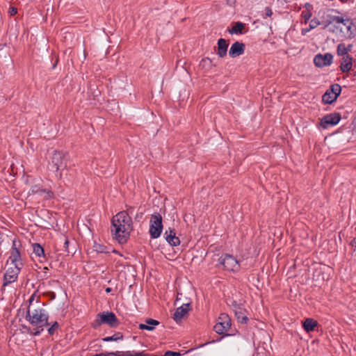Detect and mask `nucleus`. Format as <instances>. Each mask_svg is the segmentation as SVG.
<instances>
[{"label":"nucleus","mask_w":356,"mask_h":356,"mask_svg":"<svg viewBox=\"0 0 356 356\" xmlns=\"http://www.w3.org/2000/svg\"><path fill=\"white\" fill-rule=\"evenodd\" d=\"M111 233L120 244H124L130 236L132 231L131 218L125 211H120L114 216L111 220Z\"/></svg>","instance_id":"obj_1"},{"label":"nucleus","mask_w":356,"mask_h":356,"mask_svg":"<svg viewBox=\"0 0 356 356\" xmlns=\"http://www.w3.org/2000/svg\"><path fill=\"white\" fill-rule=\"evenodd\" d=\"M49 316L46 310L42 307L31 308L29 305L26 312V320L33 326L41 328V330H37L33 335H40L43 330V327L49 325Z\"/></svg>","instance_id":"obj_2"},{"label":"nucleus","mask_w":356,"mask_h":356,"mask_svg":"<svg viewBox=\"0 0 356 356\" xmlns=\"http://www.w3.org/2000/svg\"><path fill=\"white\" fill-rule=\"evenodd\" d=\"M340 24L346 26L348 30H350L352 22L349 18H344L343 16L334 15L332 14H327L322 20L323 29L329 28V31L332 33L335 31V29L342 31V28L339 26Z\"/></svg>","instance_id":"obj_3"},{"label":"nucleus","mask_w":356,"mask_h":356,"mask_svg":"<svg viewBox=\"0 0 356 356\" xmlns=\"http://www.w3.org/2000/svg\"><path fill=\"white\" fill-rule=\"evenodd\" d=\"M163 230L162 216L159 213H154L150 218L149 234L151 238H157Z\"/></svg>","instance_id":"obj_4"},{"label":"nucleus","mask_w":356,"mask_h":356,"mask_svg":"<svg viewBox=\"0 0 356 356\" xmlns=\"http://www.w3.org/2000/svg\"><path fill=\"white\" fill-rule=\"evenodd\" d=\"M95 323L97 325L106 324L111 327H116L120 324V322L115 314L109 312L99 313L97 316Z\"/></svg>","instance_id":"obj_5"},{"label":"nucleus","mask_w":356,"mask_h":356,"mask_svg":"<svg viewBox=\"0 0 356 356\" xmlns=\"http://www.w3.org/2000/svg\"><path fill=\"white\" fill-rule=\"evenodd\" d=\"M220 264L222 265L224 268L229 271H238L240 269V264L237 259L231 254H226L222 255L218 259Z\"/></svg>","instance_id":"obj_6"},{"label":"nucleus","mask_w":356,"mask_h":356,"mask_svg":"<svg viewBox=\"0 0 356 356\" xmlns=\"http://www.w3.org/2000/svg\"><path fill=\"white\" fill-rule=\"evenodd\" d=\"M51 165L56 172L64 170L67 167L66 154L55 151L51 157Z\"/></svg>","instance_id":"obj_7"},{"label":"nucleus","mask_w":356,"mask_h":356,"mask_svg":"<svg viewBox=\"0 0 356 356\" xmlns=\"http://www.w3.org/2000/svg\"><path fill=\"white\" fill-rule=\"evenodd\" d=\"M341 92V87L340 85L337 83L332 84L323 95V102L328 104L333 103L334 101H336Z\"/></svg>","instance_id":"obj_8"},{"label":"nucleus","mask_w":356,"mask_h":356,"mask_svg":"<svg viewBox=\"0 0 356 356\" xmlns=\"http://www.w3.org/2000/svg\"><path fill=\"white\" fill-rule=\"evenodd\" d=\"M231 327V320L225 314H221L218 318V322L214 325L213 330L218 334H223Z\"/></svg>","instance_id":"obj_9"},{"label":"nucleus","mask_w":356,"mask_h":356,"mask_svg":"<svg viewBox=\"0 0 356 356\" xmlns=\"http://www.w3.org/2000/svg\"><path fill=\"white\" fill-rule=\"evenodd\" d=\"M341 120L339 113H334L325 115L321 120V126L323 129H328L337 124Z\"/></svg>","instance_id":"obj_10"},{"label":"nucleus","mask_w":356,"mask_h":356,"mask_svg":"<svg viewBox=\"0 0 356 356\" xmlns=\"http://www.w3.org/2000/svg\"><path fill=\"white\" fill-rule=\"evenodd\" d=\"M333 56L330 53L318 54L314 56V63L318 67L329 66L332 63Z\"/></svg>","instance_id":"obj_11"},{"label":"nucleus","mask_w":356,"mask_h":356,"mask_svg":"<svg viewBox=\"0 0 356 356\" xmlns=\"http://www.w3.org/2000/svg\"><path fill=\"white\" fill-rule=\"evenodd\" d=\"M19 271L20 267L14 266V268H9L6 270L3 277V285L6 286L9 284L14 282L17 280Z\"/></svg>","instance_id":"obj_12"},{"label":"nucleus","mask_w":356,"mask_h":356,"mask_svg":"<svg viewBox=\"0 0 356 356\" xmlns=\"http://www.w3.org/2000/svg\"><path fill=\"white\" fill-rule=\"evenodd\" d=\"M191 309L190 303L183 304L181 306L178 307L173 314V319L177 322L179 323L182 318L188 314Z\"/></svg>","instance_id":"obj_13"},{"label":"nucleus","mask_w":356,"mask_h":356,"mask_svg":"<svg viewBox=\"0 0 356 356\" xmlns=\"http://www.w3.org/2000/svg\"><path fill=\"white\" fill-rule=\"evenodd\" d=\"M245 46L240 42H234L229 51V55L232 58H235L242 55L245 51Z\"/></svg>","instance_id":"obj_14"},{"label":"nucleus","mask_w":356,"mask_h":356,"mask_svg":"<svg viewBox=\"0 0 356 356\" xmlns=\"http://www.w3.org/2000/svg\"><path fill=\"white\" fill-rule=\"evenodd\" d=\"M29 194H38L40 196H44V197L47 200L54 197V193L51 191L42 189L37 185L31 187Z\"/></svg>","instance_id":"obj_15"},{"label":"nucleus","mask_w":356,"mask_h":356,"mask_svg":"<svg viewBox=\"0 0 356 356\" xmlns=\"http://www.w3.org/2000/svg\"><path fill=\"white\" fill-rule=\"evenodd\" d=\"M9 259L11 261V263L14 265V266L20 267L19 266L22 265V263L20 262V259H21L20 253H19V251L18 250V249L15 247V241H13L11 254H10Z\"/></svg>","instance_id":"obj_16"},{"label":"nucleus","mask_w":356,"mask_h":356,"mask_svg":"<svg viewBox=\"0 0 356 356\" xmlns=\"http://www.w3.org/2000/svg\"><path fill=\"white\" fill-rule=\"evenodd\" d=\"M164 235L165 240L170 245L177 246L179 245L180 240L178 237L176 236L174 229H171L170 228L168 230L165 231Z\"/></svg>","instance_id":"obj_17"},{"label":"nucleus","mask_w":356,"mask_h":356,"mask_svg":"<svg viewBox=\"0 0 356 356\" xmlns=\"http://www.w3.org/2000/svg\"><path fill=\"white\" fill-rule=\"evenodd\" d=\"M92 248L94 251L97 252V253L109 254L110 252H112L122 256V254H120L117 250L112 249L110 247H107L103 244L98 243L97 242H95Z\"/></svg>","instance_id":"obj_18"},{"label":"nucleus","mask_w":356,"mask_h":356,"mask_svg":"<svg viewBox=\"0 0 356 356\" xmlns=\"http://www.w3.org/2000/svg\"><path fill=\"white\" fill-rule=\"evenodd\" d=\"M228 48V43L227 42L225 39L220 38L218 40V49H217V55L220 58H223L227 55Z\"/></svg>","instance_id":"obj_19"},{"label":"nucleus","mask_w":356,"mask_h":356,"mask_svg":"<svg viewBox=\"0 0 356 356\" xmlns=\"http://www.w3.org/2000/svg\"><path fill=\"white\" fill-rule=\"evenodd\" d=\"M353 66V58L350 55L342 57L340 70L342 72H348L351 70Z\"/></svg>","instance_id":"obj_20"},{"label":"nucleus","mask_w":356,"mask_h":356,"mask_svg":"<svg viewBox=\"0 0 356 356\" xmlns=\"http://www.w3.org/2000/svg\"><path fill=\"white\" fill-rule=\"evenodd\" d=\"M246 311L241 306H237L234 309L235 316L238 321L241 323H247L248 318L247 317Z\"/></svg>","instance_id":"obj_21"},{"label":"nucleus","mask_w":356,"mask_h":356,"mask_svg":"<svg viewBox=\"0 0 356 356\" xmlns=\"http://www.w3.org/2000/svg\"><path fill=\"white\" fill-rule=\"evenodd\" d=\"M159 322L156 320L148 318L146 321V323H140L138 326L140 330H146L149 331H152L154 329L155 325H158Z\"/></svg>","instance_id":"obj_22"},{"label":"nucleus","mask_w":356,"mask_h":356,"mask_svg":"<svg viewBox=\"0 0 356 356\" xmlns=\"http://www.w3.org/2000/svg\"><path fill=\"white\" fill-rule=\"evenodd\" d=\"M317 325V321L313 318H307L303 323V328L307 332L313 331Z\"/></svg>","instance_id":"obj_23"},{"label":"nucleus","mask_w":356,"mask_h":356,"mask_svg":"<svg viewBox=\"0 0 356 356\" xmlns=\"http://www.w3.org/2000/svg\"><path fill=\"white\" fill-rule=\"evenodd\" d=\"M352 45L346 46L344 43H340L337 46V53L338 56H345L348 55V53L350 51Z\"/></svg>","instance_id":"obj_24"},{"label":"nucleus","mask_w":356,"mask_h":356,"mask_svg":"<svg viewBox=\"0 0 356 356\" xmlns=\"http://www.w3.org/2000/svg\"><path fill=\"white\" fill-rule=\"evenodd\" d=\"M245 29V24L237 22L234 24L233 27L230 29H228V31L230 34H242L243 30Z\"/></svg>","instance_id":"obj_25"},{"label":"nucleus","mask_w":356,"mask_h":356,"mask_svg":"<svg viewBox=\"0 0 356 356\" xmlns=\"http://www.w3.org/2000/svg\"><path fill=\"white\" fill-rule=\"evenodd\" d=\"M33 252L38 258L45 259V254L43 248L39 243H33L32 245Z\"/></svg>","instance_id":"obj_26"},{"label":"nucleus","mask_w":356,"mask_h":356,"mask_svg":"<svg viewBox=\"0 0 356 356\" xmlns=\"http://www.w3.org/2000/svg\"><path fill=\"white\" fill-rule=\"evenodd\" d=\"M123 339V334L121 332H116L113 336L106 337L102 339L103 341H117Z\"/></svg>","instance_id":"obj_27"},{"label":"nucleus","mask_w":356,"mask_h":356,"mask_svg":"<svg viewBox=\"0 0 356 356\" xmlns=\"http://www.w3.org/2000/svg\"><path fill=\"white\" fill-rule=\"evenodd\" d=\"M312 16V11L309 10V9L304 10L301 13V17L304 19L305 24L307 23V22L311 19Z\"/></svg>","instance_id":"obj_28"},{"label":"nucleus","mask_w":356,"mask_h":356,"mask_svg":"<svg viewBox=\"0 0 356 356\" xmlns=\"http://www.w3.org/2000/svg\"><path fill=\"white\" fill-rule=\"evenodd\" d=\"M319 25H322V21L321 22L317 18H314L309 22V29H314Z\"/></svg>","instance_id":"obj_29"},{"label":"nucleus","mask_w":356,"mask_h":356,"mask_svg":"<svg viewBox=\"0 0 356 356\" xmlns=\"http://www.w3.org/2000/svg\"><path fill=\"white\" fill-rule=\"evenodd\" d=\"M59 324L57 321L53 323V324L48 329V332L50 335H53L55 331L58 328Z\"/></svg>","instance_id":"obj_30"},{"label":"nucleus","mask_w":356,"mask_h":356,"mask_svg":"<svg viewBox=\"0 0 356 356\" xmlns=\"http://www.w3.org/2000/svg\"><path fill=\"white\" fill-rule=\"evenodd\" d=\"M69 240L66 237H65L63 243V248L65 249V251L67 252V253H72V252L69 249Z\"/></svg>","instance_id":"obj_31"},{"label":"nucleus","mask_w":356,"mask_h":356,"mask_svg":"<svg viewBox=\"0 0 356 356\" xmlns=\"http://www.w3.org/2000/svg\"><path fill=\"white\" fill-rule=\"evenodd\" d=\"M164 356H180V353L168 350L165 353Z\"/></svg>","instance_id":"obj_32"},{"label":"nucleus","mask_w":356,"mask_h":356,"mask_svg":"<svg viewBox=\"0 0 356 356\" xmlns=\"http://www.w3.org/2000/svg\"><path fill=\"white\" fill-rule=\"evenodd\" d=\"M265 12H266V17H270L273 14L272 10L270 7H266L265 8Z\"/></svg>","instance_id":"obj_33"},{"label":"nucleus","mask_w":356,"mask_h":356,"mask_svg":"<svg viewBox=\"0 0 356 356\" xmlns=\"http://www.w3.org/2000/svg\"><path fill=\"white\" fill-rule=\"evenodd\" d=\"M17 13V9L15 7H10L9 8V13L10 15H15Z\"/></svg>","instance_id":"obj_34"},{"label":"nucleus","mask_w":356,"mask_h":356,"mask_svg":"<svg viewBox=\"0 0 356 356\" xmlns=\"http://www.w3.org/2000/svg\"><path fill=\"white\" fill-rule=\"evenodd\" d=\"M97 347L100 348L101 345H97V343H95V341L90 342L89 344V348H90V349H92V348H95Z\"/></svg>","instance_id":"obj_35"},{"label":"nucleus","mask_w":356,"mask_h":356,"mask_svg":"<svg viewBox=\"0 0 356 356\" xmlns=\"http://www.w3.org/2000/svg\"><path fill=\"white\" fill-rule=\"evenodd\" d=\"M305 10H308L309 9V10H311L312 9V5L309 3H307L305 5Z\"/></svg>","instance_id":"obj_36"},{"label":"nucleus","mask_w":356,"mask_h":356,"mask_svg":"<svg viewBox=\"0 0 356 356\" xmlns=\"http://www.w3.org/2000/svg\"><path fill=\"white\" fill-rule=\"evenodd\" d=\"M310 30L311 29H309H309H302V31H301L302 35H306L307 33H308Z\"/></svg>","instance_id":"obj_37"},{"label":"nucleus","mask_w":356,"mask_h":356,"mask_svg":"<svg viewBox=\"0 0 356 356\" xmlns=\"http://www.w3.org/2000/svg\"><path fill=\"white\" fill-rule=\"evenodd\" d=\"M231 305L233 307L234 310L236 308L237 306H241L240 305L237 304L236 302L234 300L232 302Z\"/></svg>","instance_id":"obj_38"},{"label":"nucleus","mask_w":356,"mask_h":356,"mask_svg":"<svg viewBox=\"0 0 356 356\" xmlns=\"http://www.w3.org/2000/svg\"><path fill=\"white\" fill-rule=\"evenodd\" d=\"M105 356H116V351L115 352H110L105 353Z\"/></svg>","instance_id":"obj_39"},{"label":"nucleus","mask_w":356,"mask_h":356,"mask_svg":"<svg viewBox=\"0 0 356 356\" xmlns=\"http://www.w3.org/2000/svg\"><path fill=\"white\" fill-rule=\"evenodd\" d=\"M350 245L356 248V238H353L350 242Z\"/></svg>","instance_id":"obj_40"},{"label":"nucleus","mask_w":356,"mask_h":356,"mask_svg":"<svg viewBox=\"0 0 356 356\" xmlns=\"http://www.w3.org/2000/svg\"><path fill=\"white\" fill-rule=\"evenodd\" d=\"M34 300V296H32L30 298H29V305H31L32 302Z\"/></svg>","instance_id":"obj_41"},{"label":"nucleus","mask_w":356,"mask_h":356,"mask_svg":"<svg viewBox=\"0 0 356 356\" xmlns=\"http://www.w3.org/2000/svg\"><path fill=\"white\" fill-rule=\"evenodd\" d=\"M105 291H106V293H110L111 291V289L108 287V288L106 289Z\"/></svg>","instance_id":"obj_42"},{"label":"nucleus","mask_w":356,"mask_h":356,"mask_svg":"<svg viewBox=\"0 0 356 356\" xmlns=\"http://www.w3.org/2000/svg\"><path fill=\"white\" fill-rule=\"evenodd\" d=\"M286 2H289L291 1V0H284Z\"/></svg>","instance_id":"obj_43"},{"label":"nucleus","mask_w":356,"mask_h":356,"mask_svg":"<svg viewBox=\"0 0 356 356\" xmlns=\"http://www.w3.org/2000/svg\"><path fill=\"white\" fill-rule=\"evenodd\" d=\"M332 12L338 13V12L337 11V10H332Z\"/></svg>","instance_id":"obj_44"},{"label":"nucleus","mask_w":356,"mask_h":356,"mask_svg":"<svg viewBox=\"0 0 356 356\" xmlns=\"http://www.w3.org/2000/svg\"><path fill=\"white\" fill-rule=\"evenodd\" d=\"M355 76H356V71H355Z\"/></svg>","instance_id":"obj_45"}]
</instances>
